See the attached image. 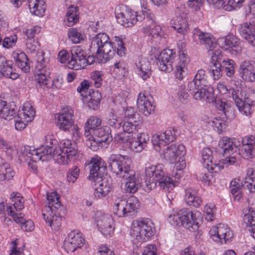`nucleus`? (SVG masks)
I'll return each mask as SVG.
<instances>
[{"instance_id": "obj_30", "label": "nucleus", "mask_w": 255, "mask_h": 255, "mask_svg": "<svg viewBox=\"0 0 255 255\" xmlns=\"http://www.w3.org/2000/svg\"><path fill=\"white\" fill-rule=\"evenodd\" d=\"M8 215L12 216L14 221L17 223L21 224V228L24 231H32L34 229V224L31 220H26L24 218V215L22 213L15 214L11 210L10 207L7 209Z\"/></svg>"}, {"instance_id": "obj_26", "label": "nucleus", "mask_w": 255, "mask_h": 255, "mask_svg": "<svg viewBox=\"0 0 255 255\" xmlns=\"http://www.w3.org/2000/svg\"><path fill=\"white\" fill-rule=\"evenodd\" d=\"M113 219L109 215H104L97 221V226L101 232L106 237H110L113 234Z\"/></svg>"}, {"instance_id": "obj_64", "label": "nucleus", "mask_w": 255, "mask_h": 255, "mask_svg": "<svg viewBox=\"0 0 255 255\" xmlns=\"http://www.w3.org/2000/svg\"><path fill=\"white\" fill-rule=\"evenodd\" d=\"M215 106L219 110L222 111L225 115L228 109L231 108L230 104L222 100L218 99L215 100Z\"/></svg>"}, {"instance_id": "obj_36", "label": "nucleus", "mask_w": 255, "mask_h": 255, "mask_svg": "<svg viewBox=\"0 0 255 255\" xmlns=\"http://www.w3.org/2000/svg\"><path fill=\"white\" fill-rule=\"evenodd\" d=\"M185 199L187 204L195 207L200 206L202 202L200 197L196 196V191L190 188L185 190Z\"/></svg>"}, {"instance_id": "obj_2", "label": "nucleus", "mask_w": 255, "mask_h": 255, "mask_svg": "<svg viewBox=\"0 0 255 255\" xmlns=\"http://www.w3.org/2000/svg\"><path fill=\"white\" fill-rule=\"evenodd\" d=\"M117 48L113 46V43L110 41L109 36L105 33H99L92 38L90 50L97 54H102L103 62H106L117 55L123 57L126 54V48L121 38L115 37Z\"/></svg>"}, {"instance_id": "obj_10", "label": "nucleus", "mask_w": 255, "mask_h": 255, "mask_svg": "<svg viewBox=\"0 0 255 255\" xmlns=\"http://www.w3.org/2000/svg\"><path fill=\"white\" fill-rule=\"evenodd\" d=\"M73 111L69 107H65L61 110L58 115L57 126L61 129L65 131H72V134H76L78 136V128L74 125Z\"/></svg>"}, {"instance_id": "obj_12", "label": "nucleus", "mask_w": 255, "mask_h": 255, "mask_svg": "<svg viewBox=\"0 0 255 255\" xmlns=\"http://www.w3.org/2000/svg\"><path fill=\"white\" fill-rule=\"evenodd\" d=\"M187 90L192 95L193 98L197 100L203 99L209 103L212 102L214 100L212 89L205 88L194 80L188 83Z\"/></svg>"}, {"instance_id": "obj_61", "label": "nucleus", "mask_w": 255, "mask_h": 255, "mask_svg": "<svg viewBox=\"0 0 255 255\" xmlns=\"http://www.w3.org/2000/svg\"><path fill=\"white\" fill-rule=\"evenodd\" d=\"M80 169L77 166H74L67 173V180L69 182L74 183L79 176Z\"/></svg>"}, {"instance_id": "obj_45", "label": "nucleus", "mask_w": 255, "mask_h": 255, "mask_svg": "<svg viewBox=\"0 0 255 255\" xmlns=\"http://www.w3.org/2000/svg\"><path fill=\"white\" fill-rule=\"evenodd\" d=\"M222 69H224L227 76L231 77L235 73V62L230 59L227 58L223 60Z\"/></svg>"}, {"instance_id": "obj_59", "label": "nucleus", "mask_w": 255, "mask_h": 255, "mask_svg": "<svg viewBox=\"0 0 255 255\" xmlns=\"http://www.w3.org/2000/svg\"><path fill=\"white\" fill-rule=\"evenodd\" d=\"M202 158L203 160V164L204 165L206 163L213 159V151L211 148L205 147L202 151Z\"/></svg>"}, {"instance_id": "obj_21", "label": "nucleus", "mask_w": 255, "mask_h": 255, "mask_svg": "<svg viewBox=\"0 0 255 255\" xmlns=\"http://www.w3.org/2000/svg\"><path fill=\"white\" fill-rule=\"evenodd\" d=\"M57 210L58 209L45 207L42 213L45 222L54 230H58L61 225V217L59 216Z\"/></svg>"}, {"instance_id": "obj_44", "label": "nucleus", "mask_w": 255, "mask_h": 255, "mask_svg": "<svg viewBox=\"0 0 255 255\" xmlns=\"http://www.w3.org/2000/svg\"><path fill=\"white\" fill-rule=\"evenodd\" d=\"M68 35L74 43H78L84 39V35L76 28H70L69 30Z\"/></svg>"}, {"instance_id": "obj_14", "label": "nucleus", "mask_w": 255, "mask_h": 255, "mask_svg": "<svg viewBox=\"0 0 255 255\" xmlns=\"http://www.w3.org/2000/svg\"><path fill=\"white\" fill-rule=\"evenodd\" d=\"M71 57L68 62L69 68L77 70L86 67V52L81 47H73L71 50Z\"/></svg>"}, {"instance_id": "obj_50", "label": "nucleus", "mask_w": 255, "mask_h": 255, "mask_svg": "<svg viewBox=\"0 0 255 255\" xmlns=\"http://www.w3.org/2000/svg\"><path fill=\"white\" fill-rule=\"evenodd\" d=\"M244 220L248 226H255V210L254 208H249L248 212L245 215Z\"/></svg>"}, {"instance_id": "obj_38", "label": "nucleus", "mask_w": 255, "mask_h": 255, "mask_svg": "<svg viewBox=\"0 0 255 255\" xmlns=\"http://www.w3.org/2000/svg\"><path fill=\"white\" fill-rule=\"evenodd\" d=\"M158 138V142L156 146H154L155 149L157 151L160 149V145L163 142L168 143L173 141L174 139V133L171 129L166 130L164 132L161 133L160 135H157Z\"/></svg>"}, {"instance_id": "obj_9", "label": "nucleus", "mask_w": 255, "mask_h": 255, "mask_svg": "<svg viewBox=\"0 0 255 255\" xmlns=\"http://www.w3.org/2000/svg\"><path fill=\"white\" fill-rule=\"evenodd\" d=\"M139 207V204L137 198L131 197L126 200L117 199L113 206V211L115 214L119 217L130 216L134 214Z\"/></svg>"}, {"instance_id": "obj_23", "label": "nucleus", "mask_w": 255, "mask_h": 255, "mask_svg": "<svg viewBox=\"0 0 255 255\" xmlns=\"http://www.w3.org/2000/svg\"><path fill=\"white\" fill-rule=\"evenodd\" d=\"M177 15L171 21L172 27L177 31L178 33L185 35L188 29V24L187 20V14L184 11L178 9Z\"/></svg>"}, {"instance_id": "obj_55", "label": "nucleus", "mask_w": 255, "mask_h": 255, "mask_svg": "<svg viewBox=\"0 0 255 255\" xmlns=\"http://www.w3.org/2000/svg\"><path fill=\"white\" fill-rule=\"evenodd\" d=\"M244 182L241 181L240 179H234L230 183V190L232 194L237 193V190H241V187L247 188L244 187Z\"/></svg>"}, {"instance_id": "obj_34", "label": "nucleus", "mask_w": 255, "mask_h": 255, "mask_svg": "<svg viewBox=\"0 0 255 255\" xmlns=\"http://www.w3.org/2000/svg\"><path fill=\"white\" fill-rule=\"evenodd\" d=\"M102 120L97 116L90 117L85 125V135L88 136L92 134L94 130H96L100 127Z\"/></svg>"}, {"instance_id": "obj_52", "label": "nucleus", "mask_w": 255, "mask_h": 255, "mask_svg": "<svg viewBox=\"0 0 255 255\" xmlns=\"http://www.w3.org/2000/svg\"><path fill=\"white\" fill-rule=\"evenodd\" d=\"M230 49L231 50L230 52L233 55H237L242 50L239 39L234 36L232 37V43H231V47H230Z\"/></svg>"}, {"instance_id": "obj_63", "label": "nucleus", "mask_w": 255, "mask_h": 255, "mask_svg": "<svg viewBox=\"0 0 255 255\" xmlns=\"http://www.w3.org/2000/svg\"><path fill=\"white\" fill-rule=\"evenodd\" d=\"M113 70V72L116 74L125 76L126 69L123 62L119 61L116 62L113 66H111V70Z\"/></svg>"}, {"instance_id": "obj_46", "label": "nucleus", "mask_w": 255, "mask_h": 255, "mask_svg": "<svg viewBox=\"0 0 255 255\" xmlns=\"http://www.w3.org/2000/svg\"><path fill=\"white\" fill-rule=\"evenodd\" d=\"M239 154L244 158H251L255 157V147L248 145H242Z\"/></svg>"}, {"instance_id": "obj_42", "label": "nucleus", "mask_w": 255, "mask_h": 255, "mask_svg": "<svg viewBox=\"0 0 255 255\" xmlns=\"http://www.w3.org/2000/svg\"><path fill=\"white\" fill-rule=\"evenodd\" d=\"M101 99V94L98 91H94L92 94H90V99L87 106L89 109L96 110L100 105Z\"/></svg>"}, {"instance_id": "obj_22", "label": "nucleus", "mask_w": 255, "mask_h": 255, "mask_svg": "<svg viewBox=\"0 0 255 255\" xmlns=\"http://www.w3.org/2000/svg\"><path fill=\"white\" fill-rule=\"evenodd\" d=\"M136 105L139 112L145 116H149L154 112L155 106L153 104L152 97L145 96L144 93H139Z\"/></svg>"}, {"instance_id": "obj_27", "label": "nucleus", "mask_w": 255, "mask_h": 255, "mask_svg": "<svg viewBox=\"0 0 255 255\" xmlns=\"http://www.w3.org/2000/svg\"><path fill=\"white\" fill-rule=\"evenodd\" d=\"M2 76L14 80L18 77V74L13 72L12 62L0 56V77Z\"/></svg>"}, {"instance_id": "obj_41", "label": "nucleus", "mask_w": 255, "mask_h": 255, "mask_svg": "<svg viewBox=\"0 0 255 255\" xmlns=\"http://www.w3.org/2000/svg\"><path fill=\"white\" fill-rule=\"evenodd\" d=\"M66 17L68 26H72L76 23L79 19L77 7L70 6L68 8Z\"/></svg>"}, {"instance_id": "obj_15", "label": "nucleus", "mask_w": 255, "mask_h": 255, "mask_svg": "<svg viewBox=\"0 0 255 255\" xmlns=\"http://www.w3.org/2000/svg\"><path fill=\"white\" fill-rule=\"evenodd\" d=\"M175 52L173 50L164 49L156 58L157 65L161 71L169 73L173 69V62Z\"/></svg>"}, {"instance_id": "obj_32", "label": "nucleus", "mask_w": 255, "mask_h": 255, "mask_svg": "<svg viewBox=\"0 0 255 255\" xmlns=\"http://www.w3.org/2000/svg\"><path fill=\"white\" fill-rule=\"evenodd\" d=\"M110 128L106 127L105 128H99L92 133V134L97 139V141L101 143L105 142L110 143L113 140L112 136L109 132Z\"/></svg>"}, {"instance_id": "obj_58", "label": "nucleus", "mask_w": 255, "mask_h": 255, "mask_svg": "<svg viewBox=\"0 0 255 255\" xmlns=\"http://www.w3.org/2000/svg\"><path fill=\"white\" fill-rule=\"evenodd\" d=\"M17 41V36L14 35L9 37H5L2 40V47L9 48L14 46Z\"/></svg>"}, {"instance_id": "obj_25", "label": "nucleus", "mask_w": 255, "mask_h": 255, "mask_svg": "<svg viewBox=\"0 0 255 255\" xmlns=\"http://www.w3.org/2000/svg\"><path fill=\"white\" fill-rule=\"evenodd\" d=\"M193 34L195 38L197 37L199 39L201 45L208 50L212 51L215 48L216 43L212 35L202 32L198 28H194Z\"/></svg>"}, {"instance_id": "obj_19", "label": "nucleus", "mask_w": 255, "mask_h": 255, "mask_svg": "<svg viewBox=\"0 0 255 255\" xmlns=\"http://www.w3.org/2000/svg\"><path fill=\"white\" fill-rule=\"evenodd\" d=\"M85 239L82 237V234L79 232L73 231L70 233L64 242V247L67 252H73L77 249L83 246Z\"/></svg>"}, {"instance_id": "obj_29", "label": "nucleus", "mask_w": 255, "mask_h": 255, "mask_svg": "<svg viewBox=\"0 0 255 255\" xmlns=\"http://www.w3.org/2000/svg\"><path fill=\"white\" fill-rule=\"evenodd\" d=\"M12 56L16 65L22 71L26 73L30 71V64L25 53L19 50L15 51L12 53Z\"/></svg>"}, {"instance_id": "obj_56", "label": "nucleus", "mask_w": 255, "mask_h": 255, "mask_svg": "<svg viewBox=\"0 0 255 255\" xmlns=\"http://www.w3.org/2000/svg\"><path fill=\"white\" fill-rule=\"evenodd\" d=\"M193 80L197 82L199 84L202 85V86L205 87V88H208L206 85L207 81L205 71L204 70H199Z\"/></svg>"}, {"instance_id": "obj_54", "label": "nucleus", "mask_w": 255, "mask_h": 255, "mask_svg": "<svg viewBox=\"0 0 255 255\" xmlns=\"http://www.w3.org/2000/svg\"><path fill=\"white\" fill-rule=\"evenodd\" d=\"M235 103L240 111L244 112L246 115L251 114L250 108L248 105H246L244 101L239 97L234 100Z\"/></svg>"}, {"instance_id": "obj_4", "label": "nucleus", "mask_w": 255, "mask_h": 255, "mask_svg": "<svg viewBox=\"0 0 255 255\" xmlns=\"http://www.w3.org/2000/svg\"><path fill=\"white\" fill-rule=\"evenodd\" d=\"M145 174L149 181L154 184V186H159L161 188L169 192L172 190L173 181L168 176H164L161 166L151 165L145 168Z\"/></svg>"}, {"instance_id": "obj_57", "label": "nucleus", "mask_w": 255, "mask_h": 255, "mask_svg": "<svg viewBox=\"0 0 255 255\" xmlns=\"http://www.w3.org/2000/svg\"><path fill=\"white\" fill-rule=\"evenodd\" d=\"M101 143L97 141V139L93 135L86 140V145L93 151L97 150Z\"/></svg>"}, {"instance_id": "obj_3", "label": "nucleus", "mask_w": 255, "mask_h": 255, "mask_svg": "<svg viewBox=\"0 0 255 255\" xmlns=\"http://www.w3.org/2000/svg\"><path fill=\"white\" fill-rule=\"evenodd\" d=\"M106 171V163L101 159H94L92 161L89 178L99 184L95 189L96 196L105 197L113 189L112 178L107 175L105 176Z\"/></svg>"}, {"instance_id": "obj_35", "label": "nucleus", "mask_w": 255, "mask_h": 255, "mask_svg": "<svg viewBox=\"0 0 255 255\" xmlns=\"http://www.w3.org/2000/svg\"><path fill=\"white\" fill-rule=\"evenodd\" d=\"M136 66L140 73L139 74L143 80H146L149 77L151 74V67L149 62L145 58H142Z\"/></svg>"}, {"instance_id": "obj_49", "label": "nucleus", "mask_w": 255, "mask_h": 255, "mask_svg": "<svg viewBox=\"0 0 255 255\" xmlns=\"http://www.w3.org/2000/svg\"><path fill=\"white\" fill-rule=\"evenodd\" d=\"M245 101L250 108L251 106H255V90L248 88L245 90Z\"/></svg>"}, {"instance_id": "obj_13", "label": "nucleus", "mask_w": 255, "mask_h": 255, "mask_svg": "<svg viewBox=\"0 0 255 255\" xmlns=\"http://www.w3.org/2000/svg\"><path fill=\"white\" fill-rule=\"evenodd\" d=\"M209 233L213 240L221 244L227 243L233 237L230 228L224 224H219L217 226L212 227Z\"/></svg>"}, {"instance_id": "obj_20", "label": "nucleus", "mask_w": 255, "mask_h": 255, "mask_svg": "<svg viewBox=\"0 0 255 255\" xmlns=\"http://www.w3.org/2000/svg\"><path fill=\"white\" fill-rule=\"evenodd\" d=\"M23 113L18 115L17 120H15V128L17 130H21L24 128L26 126L25 122H31L35 115V112L32 106L28 103L25 104L22 108Z\"/></svg>"}, {"instance_id": "obj_60", "label": "nucleus", "mask_w": 255, "mask_h": 255, "mask_svg": "<svg viewBox=\"0 0 255 255\" xmlns=\"http://www.w3.org/2000/svg\"><path fill=\"white\" fill-rule=\"evenodd\" d=\"M136 116L138 115L136 114V112L132 107H128L125 112V121H132L134 123H137V121L135 120Z\"/></svg>"}, {"instance_id": "obj_31", "label": "nucleus", "mask_w": 255, "mask_h": 255, "mask_svg": "<svg viewBox=\"0 0 255 255\" xmlns=\"http://www.w3.org/2000/svg\"><path fill=\"white\" fill-rule=\"evenodd\" d=\"M16 114L15 106L14 105L7 104L6 102L0 99V117L10 121L15 117Z\"/></svg>"}, {"instance_id": "obj_17", "label": "nucleus", "mask_w": 255, "mask_h": 255, "mask_svg": "<svg viewBox=\"0 0 255 255\" xmlns=\"http://www.w3.org/2000/svg\"><path fill=\"white\" fill-rule=\"evenodd\" d=\"M116 18L119 23L124 27H129L135 24L137 21H142V16L137 15L136 12L130 9H126L125 10L116 13Z\"/></svg>"}, {"instance_id": "obj_1", "label": "nucleus", "mask_w": 255, "mask_h": 255, "mask_svg": "<svg viewBox=\"0 0 255 255\" xmlns=\"http://www.w3.org/2000/svg\"><path fill=\"white\" fill-rule=\"evenodd\" d=\"M131 160L128 156L112 154L108 159L111 171L120 178L127 180L125 189L127 192L134 193L138 189V181L135 172L131 166Z\"/></svg>"}, {"instance_id": "obj_16", "label": "nucleus", "mask_w": 255, "mask_h": 255, "mask_svg": "<svg viewBox=\"0 0 255 255\" xmlns=\"http://www.w3.org/2000/svg\"><path fill=\"white\" fill-rule=\"evenodd\" d=\"M238 33L250 44L255 46V18L240 24Z\"/></svg>"}, {"instance_id": "obj_37", "label": "nucleus", "mask_w": 255, "mask_h": 255, "mask_svg": "<svg viewBox=\"0 0 255 255\" xmlns=\"http://www.w3.org/2000/svg\"><path fill=\"white\" fill-rule=\"evenodd\" d=\"M244 187H246L250 192H255V169L250 168L247 170V176L244 181Z\"/></svg>"}, {"instance_id": "obj_24", "label": "nucleus", "mask_w": 255, "mask_h": 255, "mask_svg": "<svg viewBox=\"0 0 255 255\" xmlns=\"http://www.w3.org/2000/svg\"><path fill=\"white\" fill-rule=\"evenodd\" d=\"M240 74L244 80L251 82L255 81V63L245 60L240 66Z\"/></svg>"}, {"instance_id": "obj_39", "label": "nucleus", "mask_w": 255, "mask_h": 255, "mask_svg": "<svg viewBox=\"0 0 255 255\" xmlns=\"http://www.w3.org/2000/svg\"><path fill=\"white\" fill-rule=\"evenodd\" d=\"M222 66L220 62H214L211 63L209 66V73L215 80H218L222 77Z\"/></svg>"}, {"instance_id": "obj_8", "label": "nucleus", "mask_w": 255, "mask_h": 255, "mask_svg": "<svg viewBox=\"0 0 255 255\" xmlns=\"http://www.w3.org/2000/svg\"><path fill=\"white\" fill-rule=\"evenodd\" d=\"M196 213L187 209L179 211L176 214L170 215L169 218H172L177 226H182L190 231L195 232L199 228V223L196 218Z\"/></svg>"}, {"instance_id": "obj_28", "label": "nucleus", "mask_w": 255, "mask_h": 255, "mask_svg": "<svg viewBox=\"0 0 255 255\" xmlns=\"http://www.w3.org/2000/svg\"><path fill=\"white\" fill-rule=\"evenodd\" d=\"M12 56L16 65L22 71L26 73L30 71V64L25 53L19 50L15 51L12 53Z\"/></svg>"}, {"instance_id": "obj_5", "label": "nucleus", "mask_w": 255, "mask_h": 255, "mask_svg": "<svg viewBox=\"0 0 255 255\" xmlns=\"http://www.w3.org/2000/svg\"><path fill=\"white\" fill-rule=\"evenodd\" d=\"M154 225L149 219H143L137 222V225L131 229L130 234L133 244L146 242L153 235Z\"/></svg>"}, {"instance_id": "obj_18", "label": "nucleus", "mask_w": 255, "mask_h": 255, "mask_svg": "<svg viewBox=\"0 0 255 255\" xmlns=\"http://www.w3.org/2000/svg\"><path fill=\"white\" fill-rule=\"evenodd\" d=\"M35 71L37 75L36 80L40 87L46 86L50 78V71L47 65L45 63L44 58L41 55L37 60Z\"/></svg>"}, {"instance_id": "obj_6", "label": "nucleus", "mask_w": 255, "mask_h": 255, "mask_svg": "<svg viewBox=\"0 0 255 255\" xmlns=\"http://www.w3.org/2000/svg\"><path fill=\"white\" fill-rule=\"evenodd\" d=\"M185 146L181 144H172L164 151V157L174 163L177 170L181 171L186 166L184 159L185 154Z\"/></svg>"}, {"instance_id": "obj_48", "label": "nucleus", "mask_w": 255, "mask_h": 255, "mask_svg": "<svg viewBox=\"0 0 255 255\" xmlns=\"http://www.w3.org/2000/svg\"><path fill=\"white\" fill-rule=\"evenodd\" d=\"M108 125L115 128L119 129L122 127V120L120 117L114 114H110L107 118Z\"/></svg>"}, {"instance_id": "obj_7", "label": "nucleus", "mask_w": 255, "mask_h": 255, "mask_svg": "<svg viewBox=\"0 0 255 255\" xmlns=\"http://www.w3.org/2000/svg\"><path fill=\"white\" fill-rule=\"evenodd\" d=\"M59 150H56V147L53 146L42 145L36 149L31 147L25 148V154L27 157L30 158L34 162L39 161H44L49 160L51 158H55L59 154Z\"/></svg>"}, {"instance_id": "obj_11", "label": "nucleus", "mask_w": 255, "mask_h": 255, "mask_svg": "<svg viewBox=\"0 0 255 255\" xmlns=\"http://www.w3.org/2000/svg\"><path fill=\"white\" fill-rule=\"evenodd\" d=\"M56 149L59 150V154L55 158V161L59 164H68L77 151L76 143L69 139L64 140L60 147Z\"/></svg>"}, {"instance_id": "obj_51", "label": "nucleus", "mask_w": 255, "mask_h": 255, "mask_svg": "<svg viewBox=\"0 0 255 255\" xmlns=\"http://www.w3.org/2000/svg\"><path fill=\"white\" fill-rule=\"evenodd\" d=\"M220 117L215 118L212 121V126L217 128V131L220 133L226 128V124L225 121Z\"/></svg>"}, {"instance_id": "obj_62", "label": "nucleus", "mask_w": 255, "mask_h": 255, "mask_svg": "<svg viewBox=\"0 0 255 255\" xmlns=\"http://www.w3.org/2000/svg\"><path fill=\"white\" fill-rule=\"evenodd\" d=\"M233 36L232 35H227L218 39V43L221 45V47L225 50H229L231 47V43H232V38Z\"/></svg>"}, {"instance_id": "obj_47", "label": "nucleus", "mask_w": 255, "mask_h": 255, "mask_svg": "<svg viewBox=\"0 0 255 255\" xmlns=\"http://www.w3.org/2000/svg\"><path fill=\"white\" fill-rule=\"evenodd\" d=\"M10 197L13 202V206L16 210H21L24 208L23 197L18 193L12 192L10 195Z\"/></svg>"}, {"instance_id": "obj_53", "label": "nucleus", "mask_w": 255, "mask_h": 255, "mask_svg": "<svg viewBox=\"0 0 255 255\" xmlns=\"http://www.w3.org/2000/svg\"><path fill=\"white\" fill-rule=\"evenodd\" d=\"M139 122L134 123L132 121H125L123 125V130L127 133H130L136 130V127L139 125Z\"/></svg>"}, {"instance_id": "obj_33", "label": "nucleus", "mask_w": 255, "mask_h": 255, "mask_svg": "<svg viewBox=\"0 0 255 255\" xmlns=\"http://www.w3.org/2000/svg\"><path fill=\"white\" fill-rule=\"evenodd\" d=\"M235 139L228 137H223L219 142V147L223 149L224 153H231L233 151H236L238 146Z\"/></svg>"}, {"instance_id": "obj_40", "label": "nucleus", "mask_w": 255, "mask_h": 255, "mask_svg": "<svg viewBox=\"0 0 255 255\" xmlns=\"http://www.w3.org/2000/svg\"><path fill=\"white\" fill-rule=\"evenodd\" d=\"M14 172L7 164H3L0 168V180H10L13 178Z\"/></svg>"}, {"instance_id": "obj_43", "label": "nucleus", "mask_w": 255, "mask_h": 255, "mask_svg": "<svg viewBox=\"0 0 255 255\" xmlns=\"http://www.w3.org/2000/svg\"><path fill=\"white\" fill-rule=\"evenodd\" d=\"M47 199L48 205L45 207H50L51 208L58 209L61 206V203L56 192H52L47 194Z\"/></svg>"}]
</instances>
